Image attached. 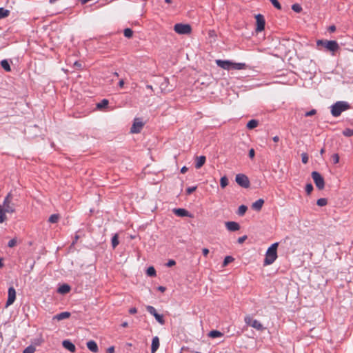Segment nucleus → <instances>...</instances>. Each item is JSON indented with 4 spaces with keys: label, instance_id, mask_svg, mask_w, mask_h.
Returning a JSON list of instances; mask_svg holds the SVG:
<instances>
[{
    "label": "nucleus",
    "instance_id": "f257e3e1",
    "mask_svg": "<svg viewBox=\"0 0 353 353\" xmlns=\"http://www.w3.org/2000/svg\"><path fill=\"white\" fill-rule=\"evenodd\" d=\"M216 65L224 70H243L245 68V64L243 63H233L228 60L218 59L216 61Z\"/></svg>",
    "mask_w": 353,
    "mask_h": 353
},
{
    "label": "nucleus",
    "instance_id": "f03ea898",
    "mask_svg": "<svg viewBox=\"0 0 353 353\" xmlns=\"http://www.w3.org/2000/svg\"><path fill=\"white\" fill-rule=\"evenodd\" d=\"M17 199L12 192H9L5 197L2 208L7 213H13L15 212V206Z\"/></svg>",
    "mask_w": 353,
    "mask_h": 353
},
{
    "label": "nucleus",
    "instance_id": "7ed1b4c3",
    "mask_svg": "<svg viewBox=\"0 0 353 353\" xmlns=\"http://www.w3.org/2000/svg\"><path fill=\"white\" fill-rule=\"evenodd\" d=\"M279 243H273L267 250L264 259V265L272 264L277 258V248Z\"/></svg>",
    "mask_w": 353,
    "mask_h": 353
},
{
    "label": "nucleus",
    "instance_id": "20e7f679",
    "mask_svg": "<svg viewBox=\"0 0 353 353\" xmlns=\"http://www.w3.org/2000/svg\"><path fill=\"white\" fill-rule=\"evenodd\" d=\"M349 105L345 101H337L331 106V114L333 117H339L343 111L347 110Z\"/></svg>",
    "mask_w": 353,
    "mask_h": 353
},
{
    "label": "nucleus",
    "instance_id": "39448f33",
    "mask_svg": "<svg viewBox=\"0 0 353 353\" xmlns=\"http://www.w3.org/2000/svg\"><path fill=\"white\" fill-rule=\"evenodd\" d=\"M316 43L318 46H323L327 50L331 52H335L339 48L338 43L336 41L319 40Z\"/></svg>",
    "mask_w": 353,
    "mask_h": 353
},
{
    "label": "nucleus",
    "instance_id": "423d86ee",
    "mask_svg": "<svg viewBox=\"0 0 353 353\" xmlns=\"http://www.w3.org/2000/svg\"><path fill=\"white\" fill-rule=\"evenodd\" d=\"M174 30L179 34H188L192 28L189 24L176 23L174 26Z\"/></svg>",
    "mask_w": 353,
    "mask_h": 353
},
{
    "label": "nucleus",
    "instance_id": "0eeeda50",
    "mask_svg": "<svg viewBox=\"0 0 353 353\" xmlns=\"http://www.w3.org/2000/svg\"><path fill=\"white\" fill-rule=\"evenodd\" d=\"M312 177L314 180L316 186L319 190H323L325 187V181L323 177L321 175V174L316 171H314L312 172Z\"/></svg>",
    "mask_w": 353,
    "mask_h": 353
},
{
    "label": "nucleus",
    "instance_id": "6e6552de",
    "mask_svg": "<svg viewBox=\"0 0 353 353\" xmlns=\"http://www.w3.org/2000/svg\"><path fill=\"white\" fill-rule=\"evenodd\" d=\"M236 182L241 187L247 188L250 186V180L248 177L243 174H238L235 178Z\"/></svg>",
    "mask_w": 353,
    "mask_h": 353
},
{
    "label": "nucleus",
    "instance_id": "1a4fd4ad",
    "mask_svg": "<svg viewBox=\"0 0 353 353\" xmlns=\"http://www.w3.org/2000/svg\"><path fill=\"white\" fill-rule=\"evenodd\" d=\"M244 321L246 325H250L257 330H262L263 328L262 324L259 321L253 319L250 316H246Z\"/></svg>",
    "mask_w": 353,
    "mask_h": 353
},
{
    "label": "nucleus",
    "instance_id": "9d476101",
    "mask_svg": "<svg viewBox=\"0 0 353 353\" xmlns=\"http://www.w3.org/2000/svg\"><path fill=\"white\" fill-rule=\"evenodd\" d=\"M146 310L147 311L151 314L152 315L155 319L161 324V325H164L165 324V320L163 319V315L161 314H159L157 312V310L156 309L153 307V306H151V305H148L146 307Z\"/></svg>",
    "mask_w": 353,
    "mask_h": 353
},
{
    "label": "nucleus",
    "instance_id": "9b49d317",
    "mask_svg": "<svg viewBox=\"0 0 353 353\" xmlns=\"http://www.w3.org/2000/svg\"><path fill=\"white\" fill-rule=\"evenodd\" d=\"M255 18H256V31L261 32L265 28V21L264 17L261 14H258L256 15Z\"/></svg>",
    "mask_w": 353,
    "mask_h": 353
},
{
    "label": "nucleus",
    "instance_id": "f8f14e48",
    "mask_svg": "<svg viewBox=\"0 0 353 353\" xmlns=\"http://www.w3.org/2000/svg\"><path fill=\"white\" fill-rule=\"evenodd\" d=\"M8 299L6 301V306L8 307L11 305L16 299V291L13 287H10L8 292Z\"/></svg>",
    "mask_w": 353,
    "mask_h": 353
},
{
    "label": "nucleus",
    "instance_id": "ddd939ff",
    "mask_svg": "<svg viewBox=\"0 0 353 353\" xmlns=\"http://www.w3.org/2000/svg\"><path fill=\"white\" fill-rule=\"evenodd\" d=\"M143 126V123L139 119H135L134 122L131 127L130 132L132 133H139L141 132L142 128Z\"/></svg>",
    "mask_w": 353,
    "mask_h": 353
},
{
    "label": "nucleus",
    "instance_id": "4468645a",
    "mask_svg": "<svg viewBox=\"0 0 353 353\" xmlns=\"http://www.w3.org/2000/svg\"><path fill=\"white\" fill-rule=\"evenodd\" d=\"M173 212L175 215L179 217L189 216L191 217V214L189 213L188 210L183 208H175L173 210Z\"/></svg>",
    "mask_w": 353,
    "mask_h": 353
},
{
    "label": "nucleus",
    "instance_id": "2eb2a0df",
    "mask_svg": "<svg viewBox=\"0 0 353 353\" xmlns=\"http://www.w3.org/2000/svg\"><path fill=\"white\" fill-rule=\"evenodd\" d=\"M225 227L229 231L234 232L239 230V224L234 221H228L225 223Z\"/></svg>",
    "mask_w": 353,
    "mask_h": 353
},
{
    "label": "nucleus",
    "instance_id": "dca6fc26",
    "mask_svg": "<svg viewBox=\"0 0 353 353\" xmlns=\"http://www.w3.org/2000/svg\"><path fill=\"white\" fill-rule=\"evenodd\" d=\"M62 345L64 348L69 350L71 352H74L76 347L75 345L69 340H64L62 342Z\"/></svg>",
    "mask_w": 353,
    "mask_h": 353
},
{
    "label": "nucleus",
    "instance_id": "f3484780",
    "mask_svg": "<svg viewBox=\"0 0 353 353\" xmlns=\"http://www.w3.org/2000/svg\"><path fill=\"white\" fill-rule=\"evenodd\" d=\"M159 347V339L158 336H154L152 341L151 352L155 353Z\"/></svg>",
    "mask_w": 353,
    "mask_h": 353
},
{
    "label": "nucleus",
    "instance_id": "a211bd4d",
    "mask_svg": "<svg viewBox=\"0 0 353 353\" xmlns=\"http://www.w3.org/2000/svg\"><path fill=\"white\" fill-rule=\"evenodd\" d=\"M87 347L94 353H97L99 351L98 345L94 341H89L87 342Z\"/></svg>",
    "mask_w": 353,
    "mask_h": 353
},
{
    "label": "nucleus",
    "instance_id": "6ab92c4d",
    "mask_svg": "<svg viewBox=\"0 0 353 353\" xmlns=\"http://www.w3.org/2000/svg\"><path fill=\"white\" fill-rule=\"evenodd\" d=\"M70 315L71 314L69 312H63L54 316L53 319H56L57 321H62L63 319H68L70 316Z\"/></svg>",
    "mask_w": 353,
    "mask_h": 353
},
{
    "label": "nucleus",
    "instance_id": "aec40b11",
    "mask_svg": "<svg viewBox=\"0 0 353 353\" xmlns=\"http://www.w3.org/2000/svg\"><path fill=\"white\" fill-rule=\"evenodd\" d=\"M263 203L264 200L259 199L252 204V208L254 210L259 211L261 210Z\"/></svg>",
    "mask_w": 353,
    "mask_h": 353
},
{
    "label": "nucleus",
    "instance_id": "412c9836",
    "mask_svg": "<svg viewBox=\"0 0 353 353\" xmlns=\"http://www.w3.org/2000/svg\"><path fill=\"white\" fill-rule=\"evenodd\" d=\"M205 162V157L200 156V157H196L195 168L196 169L201 168L204 165Z\"/></svg>",
    "mask_w": 353,
    "mask_h": 353
},
{
    "label": "nucleus",
    "instance_id": "4be33fe9",
    "mask_svg": "<svg viewBox=\"0 0 353 353\" xmlns=\"http://www.w3.org/2000/svg\"><path fill=\"white\" fill-rule=\"evenodd\" d=\"M70 290V287L68 284H63L58 288V292L60 294H66Z\"/></svg>",
    "mask_w": 353,
    "mask_h": 353
},
{
    "label": "nucleus",
    "instance_id": "5701e85b",
    "mask_svg": "<svg viewBox=\"0 0 353 353\" xmlns=\"http://www.w3.org/2000/svg\"><path fill=\"white\" fill-rule=\"evenodd\" d=\"M223 334L218 330H212L208 333V336L212 339L223 336Z\"/></svg>",
    "mask_w": 353,
    "mask_h": 353
},
{
    "label": "nucleus",
    "instance_id": "b1692460",
    "mask_svg": "<svg viewBox=\"0 0 353 353\" xmlns=\"http://www.w3.org/2000/svg\"><path fill=\"white\" fill-rule=\"evenodd\" d=\"M1 66L6 71V72H10L11 71V68H10V63L8 62V60L6 59H3L2 61H1Z\"/></svg>",
    "mask_w": 353,
    "mask_h": 353
},
{
    "label": "nucleus",
    "instance_id": "393cba45",
    "mask_svg": "<svg viewBox=\"0 0 353 353\" xmlns=\"http://www.w3.org/2000/svg\"><path fill=\"white\" fill-rule=\"evenodd\" d=\"M258 124L259 121L257 120L252 119L249 121L248 123H247V128L251 130L256 128L258 125Z\"/></svg>",
    "mask_w": 353,
    "mask_h": 353
},
{
    "label": "nucleus",
    "instance_id": "a878e982",
    "mask_svg": "<svg viewBox=\"0 0 353 353\" xmlns=\"http://www.w3.org/2000/svg\"><path fill=\"white\" fill-rule=\"evenodd\" d=\"M10 14V10L5 9L4 8H0V19L8 17Z\"/></svg>",
    "mask_w": 353,
    "mask_h": 353
},
{
    "label": "nucleus",
    "instance_id": "bb28decb",
    "mask_svg": "<svg viewBox=\"0 0 353 353\" xmlns=\"http://www.w3.org/2000/svg\"><path fill=\"white\" fill-rule=\"evenodd\" d=\"M6 213L7 212L2 208L1 205H0V223H3L6 220Z\"/></svg>",
    "mask_w": 353,
    "mask_h": 353
},
{
    "label": "nucleus",
    "instance_id": "cd10ccee",
    "mask_svg": "<svg viewBox=\"0 0 353 353\" xmlns=\"http://www.w3.org/2000/svg\"><path fill=\"white\" fill-rule=\"evenodd\" d=\"M108 103H109L108 100L104 99L101 102H99L97 104V108L98 109H102V108L108 106Z\"/></svg>",
    "mask_w": 353,
    "mask_h": 353
},
{
    "label": "nucleus",
    "instance_id": "c85d7f7f",
    "mask_svg": "<svg viewBox=\"0 0 353 353\" xmlns=\"http://www.w3.org/2000/svg\"><path fill=\"white\" fill-rule=\"evenodd\" d=\"M247 210H248L247 206H245L244 205H241L239 207L237 214L239 216H243L245 214V213L246 212Z\"/></svg>",
    "mask_w": 353,
    "mask_h": 353
},
{
    "label": "nucleus",
    "instance_id": "c756f323",
    "mask_svg": "<svg viewBox=\"0 0 353 353\" xmlns=\"http://www.w3.org/2000/svg\"><path fill=\"white\" fill-rule=\"evenodd\" d=\"M220 185L222 188H225L228 185V179L225 176L221 178Z\"/></svg>",
    "mask_w": 353,
    "mask_h": 353
},
{
    "label": "nucleus",
    "instance_id": "7c9ffc66",
    "mask_svg": "<svg viewBox=\"0 0 353 353\" xmlns=\"http://www.w3.org/2000/svg\"><path fill=\"white\" fill-rule=\"evenodd\" d=\"M146 273L149 276H156V270L152 266H150L147 269Z\"/></svg>",
    "mask_w": 353,
    "mask_h": 353
},
{
    "label": "nucleus",
    "instance_id": "2f4dec72",
    "mask_svg": "<svg viewBox=\"0 0 353 353\" xmlns=\"http://www.w3.org/2000/svg\"><path fill=\"white\" fill-rule=\"evenodd\" d=\"M36 351V348L33 345H29L26 347L23 352V353H34Z\"/></svg>",
    "mask_w": 353,
    "mask_h": 353
},
{
    "label": "nucleus",
    "instance_id": "473e14b6",
    "mask_svg": "<svg viewBox=\"0 0 353 353\" xmlns=\"http://www.w3.org/2000/svg\"><path fill=\"white\" fill-rule=\"evenodd\" d=\"M233 261H234V258L232 256H225L224 259L223 263V266L225 267V266L228 265V264L232 262Z\"/></svg>",
    "mask_w": 353,
    "mask_h": 353
},
{
    "label": "nucleus",
    "instance_id": "72a5a7b5",
    "mask_svg": "<svg viewBox=\"0 0 353 353\" xmlns=\"http://www.w3.org/2000/svg\"><path fill=\"white\" fill-rule=\"evenodd\" d=\"M119 245L118 235L114 234L112 238V245L115 248Z\"/></svg>",
    "mask_w": 353,
    "mask_h": 353
},
{
    "label": "nucleus",
    "instance_id": "f704fd0d",
    "mask_svg": "<svg viewBox=\"0 0 353 353\" xmlns=\"http://www.w3.org/2000/svg\"><path fill=\"white\" fill-rule=\"evenodd\" d=\"M327 203V199L325 198H321L317 200L316 204L319 206L323 207L326 205Z\"/></svg>",
    "mask_w": 353,
    "mask_h": 353
},
{
    "label": "nucleus",
    "instance_id": "c9c22d12",
    "mask_svg": "<svg viewBox=\"0 0 353 353\" xmlns=\"http://www.w3.org/2000/svg\"><path fill=\"white\" fill-rule=\"evenodd\" d=\"M343 134L347 137L353 136V129L346 128L343 130Z\"/></svg>",
    "mask_w": 353,
    "mask_h": 353
},
{
    "label": "nucleus",
    "instance_id": "e433bc0d",
    "mask_svg": "<svg viewBox=\"0 0 353 353\" xmlns=\"http://www.w3.org/2000/svg\"><path fill=\"white\" fill-rule=\"evenodd\" d=\"M124 36L127 38L132 37L133 31L130 28H125L123 31Z\"/></svg>",
    "mask_w": 353,
    "mask_h": 353
},
{
    "label": "nucleus",
    "instance_id": "4c0bfd02",
    "mask_svg": "<svg viewBox=\"0 0 353 353\" xmlns=\"http://www.w3.org/2000/svg\"><path fill=\"white\" fill-rule=\"evenodd\" d=\"M292 10H294L295 12H297V13L301 12L302 10L301 6L298 3L293 4L292 6Z\"/></svg>",
    "mask_w": 353,
    "mask_h": 353
},
{
    "label": "nucleus",
    "instance_id": "58836bf2",
    "mask_svg": "<svg viewBox=\"0 0 353 353\" xmlns=\"http://www.w3.org/2000/svg\"><path fill=\"white\" fill-rule=\"evenodd\" d=\"M59 220V216L57 214H52L50 217H49V219H48V221L52 223H55L58 221Z\"/></svg>",
    "mask_w": 353,
    "mask_h": 353
},
{
    "label": "nucleus",
    "instance_id": "ea45409f",
    "mask_svg": "<svg viewBox=\"0 0 353 353\" xmlns=\"http://www.w3.org/2000/svg\"><path fill=\"white\" fill-rule=\"evenodd\" d=\"M269 1L272 3V5L276 8H277L279 10L281 9V6L280 3L277 0H269Z\"/></svg>",
    "mask_w": 353,
    "mask_h": 353
},
{
    "label": "nucleus",
    "instance_id": "a19ab883",
    "mask_svg": "<svg viewBox=\"0 0 353 353\" xmlns=\"http://www.w3.org/2000/svg\"><path fill=\"white\" fill-rule=\"evenodd\" d=\"M332 160L334 164H336L339 162V156L338 154H334L332 156Z\"/></svg>",
    "mask_w": 353,
    "mask_h": 353
},
{
    "label": "nucleus",
    "instance_id": "79ce46f5",
    "mask_svg": "<svg viewBox=\"0 0 353 353\" xmlns=\"http://www.w3.org/2000/svg\"><path fill=\"white\" fill-rule=\"evenodd\" d=\"M312 190H313L312 185L311 183H307L305 185V192H307V194H310Z\"/></svg>",
    "mask_w": 353,
    "mask_h": 353
},
{
    "label": "nucleus",
    "instance_id": "37998d69",
    "mask_svg": "<svg viewBox=\"0 0 353 353\" xmlns=\"http://www.w3.org/2000/svg\"><path fill=\"white\" fill-rule=\"evenodd\" d=\"M301 160L303 163H307L308 162V156L306 153H303L301 154Z\"/></svg>",
    "mask_w": 353,
    "mask_h": 353
},
{
    "label": "nucleus",
    "instance_id": "c03bdc74",
    "mask_svg": "<svg viewBox=\"0 0 353 353\" xmlns=\"http://www.w3.org/2000/svg\"><path fill=\"white\" fill-rule=\"evenodd\" d=\"M196 186H192L187 188L186 192L188 194H192L193 192H194L196 190Z\"/></svg>",
    "mask_w": 353,
    "mask_h": 353
},
{
    "label": "nucleus",
    "instance_id": "a18cd8bd",
    "mask_svg": "<svg viewBox=\"0 0 353 353\" xmlns=\"http://www.w3.org/2000/svg\"><path fill=\"white\" fill-rule=\"evenodd\" d=\"M16 243L17 241L14 239H12L8 242V246L10 248H12L16 245Z\"/></svg>",
    "mask_w": 353,
    "mask_h": 353
},
{
    "label": "nucleus",
    "instance_id": "49530a36",
    "mask_svg": "<svg viewBox=\"0 0 353 353\" xmlns=\"http://www.w3.org/2000/svg\"><path fill=\"white\" fill-rule=\"evenodd\" d=\"M316 114V110L314 109L310 110V111H308L307 112H305V117H310V116H312V115H314Z\"/></svg>",
    "mask_w": 353,
    "mask_h": 353
},
{
    "label": "nucleus",
    "instance_id": "de8ad7c7",
    "mask_svg": "<svg viewBox=\"0 0 353 353\" xmlns=\"http://www.w3.org/2000/svg\"><path fill=\"white\" fill-rule=\"evenodd\" d=\"M176 264V262L173 259H170L168 261V263H166V265L168 267H172L174 266V265Z\"/></svg>",
    "mask_w": 353,
    "mask_h": 353
},
{
    "label": "nucleus",
    "instance_id": "09e8293b",
    "mask_svg": "<svg viewBox=\"0 0 353 353\" xmlns=\"http://www.w3.org/2000/svg\"><path fill=\"white\" fill-rule=\"evenodd\" d=\"M249 157L250 159H253L254 157V155H255V151L253 148H251L250 150H249Z\"/></svg>",
    "mask_w": 353,
    "mask_h": 353
},
{
    "label": "nucleus",
    "instance_id": "8fccbe9b",
    "mask_svg": "<svg viewBox=\"0 0 353 353\" xmlns=\"http://www.w3.org/2000/svg\"><path fill=\"white\" fill-rule=\"evenodd\" d=\"M247 239V236H243L241 237H239V239H238V242L239 243H242L245 241V240Z\"/></svg>",
    "mask_w": 353,
    "mask_h": 353
},
{
    "label": "nucleus",
    "instance_id": "3c124183",
    "mask_svg": "<svg viewBox=\"0 0 353 353\" xmlns=\"http://www.w3.org/2000/svg\"><path fill=\"white\" fill-rule=\"evenodd\" d=\"M114 347L113 346H111L107 349V353H114Z\"/></svg>",
    "mask_w": 353,
    "mask_h": 353
},
{
    "label": "nucleus",
    "instance_id": "603ef678",
    "mask_svg": "<svg viewBox=\"0 0 353 353\" xmlns=\"http://www.w3.org/2000/svg\"><path fill=\"white\" fill-rule=\"evenodd\" d=\"M203 254L206 256L209 253V250L208 248H203L202 250Z\"/></svg>",
    "mask_w": 353,
    "mask_h": 353
},
{
    "label": "nucleus",
    "instance_id": "864d4df0",
    "mask_svg": "<svg viewBox=\"0 0 353 353\" xmlns=\"http://www.w3.org/2000/svg\"><path fill=\"white\" fill-rule=\"evenodd\" d=\"M137 310L136 307H132L129 310V312L132 314L137 313Z\"/></svg>",
    "mask_w": 353,
    "mask_h": 353
},
{
    "label": "nucleus",
    "instance_id": "5fc2aeb1",
    "mask_svg": "<svg viewBox=\"0 0 353 353\" xmlns=\"http://www.w3.org/2000/svg\"><path fill=\"white\" fill-rule=\"evenodd\" d=\"M187 171H188V168L185 166L182 167L181 169V173H185Z\"/></svg>",
    "mask_w": 353,
    "mask_h": 353
},
{
    "label": "nucleus",
    "instance_id": "6e6d98bb",
    "mask_svg": "<svg viewBox=\"0 0 353 353\" xmlns=\"http://www.w3.org/2000/svg\"><path fill=\"white\" fill-rule=\"evenodd\" d=\"M158 290L161 291V292H163L165 290V288L163 287V286H159L158 287Z\"/></svg>",
    "mask_w": 353,
    "mask_h": 353
},
{
    "label": "nucleus",
    "instance_id": "4d7b16f0",
    "mask_svg": "<svg viewBox=\"0 0 353 353\" xmlns=\"http://www.w3.org/2000/svg\"><path fill=\"white\" fill-rule=\"evenodd\" d=\"M124 85V81L123 79L120 80L119 82V85L120 88H123Z\"/></svg>",
    "mask_w": 353,
    "mask_h": 353
},
{
    "label": "nucleus",
    "instance_id": "13d9d810",
    "mask_svg": "<svg viewBox=\"0 0 353 353\" xmlns=\"http://www.w3.org/2000/svg\"><path fill=\"white\" fill-rule=\"evenodd\" d=\"M273 139V141H274V142H278V141H279V137H278V136H275V137H273V139Z\"/></svg>",
    "mask_w": 353,
    "mask_h": 353
},
{
    "label": "nucleus",
    "instance_id": "bf43d9fd",
    "mask_svg": "<svg viewBox=\"0 0 353 353\" xmlns=\"http://www.w3.org/2000/svg\"><path fill=\"white\" fill-rule=\"evenodd\" d=\"M335 30H336L335 26H330V30L331 32H334Z\"/></svg>",
    "mask_w": 353,
    "mask_h": 353
},
{
    "label": "nucleus",
    "instance_id": "052dcab7",
    "mask_svg": "<svg viewBox=\"0 0 353 353\" xmlns=\"http://www.w3.org/2000/svg\"><path fill=\"white\" fill-rule=\"evenodd\" d=\"M128 325V323L127 322H123L122 324H121V326L123 327H126Z\"/></svg>",
    "mask_w": 353,
    "mask_h": 353
},
{
    "label": "nucleus",
    "instance_id": "680f3d73",
    "mask_svg": "<svg viewBox=\"0 0 353 353\" xmlns=\"http://www.w3.org/2000/svg\"><path fill=\"white\" fill-rule=\"evenodd\" d=\"M146 88L149 90H153L152 86L151 85H147Z\"/></svg>",
    "mask_w": 353,
    "mask_h": 353
},
{
    "label": "nucleus",
    "instance_id": "e2e57ef3",
    "mask_svg": "<svg viewBox=\"0 0 353 353\" xmlns=\"http://www.w3.org/2000/svg\"><path fill=\"white\" fill-rule=\"evenodd\" d=\"M3 262H2V259H0V268H2V267H3Z\"/></svg>",
    "mask_w": 353,
    "mask_h": 353
},
{
    "label": "nucleus",
    "instance_id": "0e129e2a",
    "mask_svg": "<svg viewBox=\"0 0 353 353\" xmlns=\"http://www.w3.org/2000/svg\"><path fill=\"white\" fill-rule=\"evenodd\" d=\"M165 1L166 3H171V1H171V0H165Z\"/></svg>",
    "mask_w": 353,
    "mask_h": 353
},
{
    "label": "nucleus",
    "instance_id": "69168bd1",
    "mask_svg": "<svg viewBox=\"0 0 353 353\" xmlns=\"http://www.w3.org/2000/svg\"><path fill=\"white\" fill-rule=\"evenodd\" d=\"M324 151H325L324 149H321V154H323L324 152Z\"/></svg>",
    "mask_w": 353,
    "mask_h": 353
},
{
    "label": "nucleus",
    "instance_id": "338daca9",
    "mask_svg": "<svg viewBox=\"0 0 353 353\" xmlns=\"http://www.w3.org/2000/svg\"><path fill=\"white\" fill-rule=\"evenodd\" d=\"M75 65H77V66H81V64H77V62H75Z\"/></svg>",
    "mask_w": 353,
    "mask_h": 353
},
{
    "label": "nucleus",
    "instance_id": "774afa93",
    "mask_svg": "<svg viewBox=\"0 0 353 353\" xmlns=\"http://www.w3.org/2000/svg\"><path fill=\"white\" fill-rule=\"evenodd\" d=\"M75 65H77V66H81V64H77V62H75Z\"/></svg>",
    "mask_w": 353,
    "mask_h": 353
}]
</instances>
